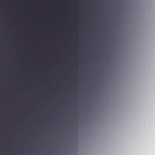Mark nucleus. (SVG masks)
Returning a JSON list of instances; mask_svg holds the SVG:
<instances>
[{"instance_id": "nucleus-1", "label": "nucleus", "mask_w": 155, "mask_h": 155, "mask_svg": "<svg viewBox=\"0 0 155 155\" xmlns=\"http://www.w3.org/2000/svg\"><path fill=\"white\" fill-rule=\"evenodd\" d=\"M136 7H137V2H136Z\"/></svg>"}, {"instance_id": "nucleus-2", "label": "nucleus", "mask_w": 155, "mask_h": 155, "mask_svg": "<svg viewBox=\"0 0 155 155\" xmlns=\"http://www.w3.org/2000/svg\"><path fill=\"white\" fill-rule=\"evenodd\" d=\"M137 12V9L136 8V12ZM136 15H137V13H136Z\"/></svg>"}, {"instance_id": "nucleus-3", "label": "nucleus", "mask_w": 155, "mask_h": 155, "mask_svg": "<svg viewBox=\"0 0 155 155\" xmlns=\"http://www.w3.org/2000/svg\"><path fill=\"white\" fill-rule=\"evenodd\" d=\"M137 12V9L136 8V12ZM136 15H137V13H136Z\"/></svg>"}, {"instance_id": "nucleus-4", "label": "nucleus", "mask_w": 155, "mask_h": 155, "mask_svg": "<svg viewBox=\"0 0 155 155\" xmlns=\"http://www.w3.org/2000/svg\"><path fill=\"white\" fill-rule=\"evenodd\" d=\"M136 21H137V20H136Z\"/></svg>"}]
</instances>
